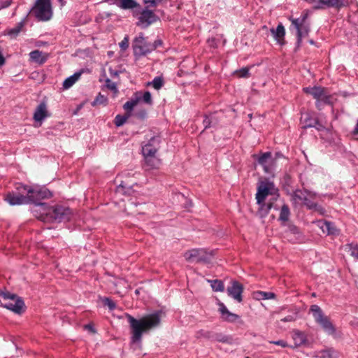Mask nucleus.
<instances>
[{"instance_id":"obj_5","label":"nucleus","mask_w":358,"mask_h":358,"mask_svg":"<svg viewBox=\"0 0 358 358\" xmlns=\"http://www.w3.org/2000/svg\"><path fill=\"white\" fill-rule=\"evenodd\" d=\"M268 196H271L270 199L272 201H276L279 197L278 189L273 182L268 180L260 181L255 195L257 203H262Z\"/></svg>"},{"instance_id":"obj_58","label":"nucleus","mask_w":358,"mask_h":358,"mask_svg":"<svg viewBox=\"0 0 358 358\" xmlns=\"http://www.w3.org/2000/svg\"><path fill=\"white\" fill-rule=\"evenodd\" d=\"M246 358H249V357H246Z\"/></svg>"},{"instance_id":"obj_4","label":"nucleus","mask_w":358,"mask_h":358,"mask_svg":"<svg viewBox=\"0 0 358 358\" xmlns=\"http://www.w3.org/2000/svg\"><path fill=\"white\" fill-rule=\"evenodd\" d=\"M303 91L313 96L316 100L317 108L321 110L324 105H332L334 103L333 96L329 94L327 88L320 86L308 87L303 88Z\"/></svg>"},{"instance_id":"obj_33","label":"nucleus","mask_w":358,"mask_h":358,"mask_svg":"<svg viewBox=\"0 0 358 358\" xmlns=\"http://www.w3.org/2000/svg\"><path fill=\"white\" fill-rule=\"evenodd\" d=\"M234 74L238 78H249L250 76V68L243 67L234 71Z\"/></svg>"},{"instance_id":"obj_39","label":"nucleus","mask_w":358,"mask_h":358,"mask_svg":"<svg viewBox=\"0 0 358 358\" xmlns=\"http://www.w3.org/2000/svg\"><path fill=\"white\" fill-rule=\"evenodd\" d=\"M256 294L262 299H272L275 296V294L273 292H258Z\"/></svg>"},{"instance_id":"obj_56","label":"nucleus","mask_w":358,"mask_h":358,"mask_svg":"<svg viewBox=\"0 0 358 358\" xmlns=\"http://www.w3.org/2000/svg\"><path fill=\"white\" fill-rule=\"evenodd\" d=\"M60 3L61 7H63L66 4V1L64 0H57Z\"/></svg>"},{"instance_id":"obj_37","label":"nucleus","mask_w":358,"mask_h":358,"mask_svg":"<svg viewBox=\"0 0 358 358\" xmlns=\"http://www.w3.org/2000/svg\"><path fill=\"white\" fill-rule=\"evenodd\" d=\"M156 90H159L164 85V80L161 77H155L150 83Z\"/></svg>"},{"instance_id":"obj_46","label":"nucleus","mask_w":358,"mask_h":358,"mask_svg":"<svg viewBox=\"0 0 358 358\" xmlns=\"http://www.w3.org/2000/svg\"><path fill=\"white\" fill-rule=\"evenodd\" d=\"M211 123H212L211 118L208 116H206L203 121L204 129H206L207 128H210L211 127Z\"/></svg>"},{"instance_id":"obj_25","label":"nucleus","mask_w":358,"mask_h":358,"mask_svg":"<svg viewBox=\"0 0 358 358\" xmlns=\"http://www.w3.org/2000/svg\"><path fill=\"white\" fill-rule=\"evenodd\" d=\"M292 338L294 341L295 345L298 346L304 344L306 341V336L305 334L299 330H294L292 331Z\"/></svg>"},{"instance_id":"obj_47","label":"nucleus","mask_w":358,"mask_h":358,"mask_svg":"<svg viewBox=\"0 0 358 358\" xmlns=\"http://www.w3.org/2000/svg\"><path fill=\"white\" fill-rule=\"evenodd\" d=\"M220 311L222 314V317H224L229 312L222 303H220Z\"/></svg>"},{"instance_id":"obj_11","label":"nucleus","mask_w":358,"mask_h":358,"mask_svg":"<svg viewBox=\"0 0 358 358\" xmlns=\"http://www.w3.org/2000/svg\"><path fill=\"white\" fill-rule=\"evenodd\" d=\"M48 214L52 220L60 222L69 220L71 215V211L67 207L57 206L50 209Z\"/></svg>"},{"instance_id":"obj_18","label":"nucleus","mask_w":358,"mask_h":358,"mask_svg":"<svg viewBox=\"0 0 358 358\" xmlns=\"http://www.w3.org/2000/svg\"><path fill=\"white\" fill-rule=\"evenodd\" d=\"M143 157L147 170L158 169L161 165V160L156 157V155H145Z\"/></svg>"},{"instance_id":"obj_10","label":"nucleus","mask_w":358,"mask_h":358,"mask_svg":"<svg viewBox=\"0 0 358 358\" xmlns=\"http://www.w3.org/2000/svg\"><path fill=\"white\" fill-rule=\"evenodd\" d=\"M134 53L136 56H145L153 51V46L151 43L148 42L143 33H140L133 41L132 45Z\"/></svg>"},{"instance_id":"obj_55","label":"nucleus","mask_w":358,"mask_h":358,"mask_svg":"<svg viewBox=\"0 0 358 358\" xmlns=\"http://www.w3.org/2000/svg\"><path fill=\"white\" fill-rule=\"evenodd\" d=\"M353 134L355 135H357L358 134V122L357 123L355 129H354V131H353Z\"/></svg>"},{"instance_id":"obj_43","label":"nucleus","mask_w":358,"mask_h":358,"mask_svg":"<svg viewBox=\"0 0 358 358\" xmlns=\"http://www.w3.org/2000/svg\"><path fill=\"white\" fill-rule=\"evenodd\" d=\"M122 50H126L129 47V36H126L119 44Z\"/></svg>"},{"instance_id":"obj_32","label":"nucleus","mask_w":358,"mask_h":358,"mask_svg":"<svg viewBox=\"0 0 358 358\" xmlns=\"http://www.w3.org/2000/svg\"><path fill=\"white\" fill-rule=\"evenodd\" d=\"M108 103V99L104 95L99 93L95 99L92 101V106H95L96 105L106 106Z\"/></svg>"},{"instance_id":"obj_20","label":"nucleus","mask_w":358,"mask_h":358,"mask_svg":"<svg viewBox=\"0 0 358 358\" xmlns=\"http://www.w3.org/2000/svg\"><path fill=\"white\" fill-rule=\"evenodd\" d=\"M274 201H275L269 199L268 203H266L265 201H264L262 203H257L259 205L258 212L261 217H266L271 208H274L275 210L278 209L276 206H274Z\"/></svg>"},{"instance_id":"obj_50","label":"nucleus","mask_w":358,"mask_h":358,"mask_svg":"<svg viewBox=\"0 0 358 358\" xmlns=\"http://www.w3.org/2000/svg\"><path fill=\"white\" fill-rule=\"evenodd\" d=\"M84 328H85V329H87V330L90 331V332H92L93 334L96 333V330H95L93 324H85L84 326Z\"/></svg>"},{"instance_id":"obj_57","label":"nucleus","mask_w":358,"mask_h":358,"mask_svg":"<svg viewBox=\"0 0 358 358\" xmlns=\"http://www.w3.org/2000/svg\"><path fill=\"white\" fill-rule=\"evenodd\" d=\"M309 43H310V44H311V45H314V44H315V42H314V41H313V40H309Z\"/></svg>"},{"instance_id":"obj_15","label":"nucleus","mask_w":358,"mask_h":358,"mask_svg":"<svg viewBox=\"0 0 358 358\" xmlns=\"http://www.w3.org/2000/svg\"><path fill=\"white\" fill-rule=\"evenodd\" d=\"M301 123L303 124V128L315 127L317 130H322L324 127L320 124L317 117L313 113H305L301 115Z\"/></svg>"},{"instance_id":"obj_26","label":"nucleus","mask_w":358,"mask_h":358,"mask_svg":"<svg viewBox=\"0 0 358 358\" xmlns=\"http://www.w3.org/2000/svg\"><path fill=\"white\" fill-rule=\"evenodd\" d=\"M82 72H76L73 75L67 78L63 83L64 89H69L80 78Z\"/></svg>"},{"instance_id":"obj_21","label":"nucleus","mask_w":358,"mask_h":358,"mask_svg":"<svg viewBox=\"0 0 358 358\" xmlns=\"http://www.w3.org/2000/svg\"><path fill=\"white\" fill-rule=\"evenodd\" d=\"M48 116L47 107L45 103H41L34 113V120L36 122H41Z\"/></svg>"},{"instance_id":"obj_19","label":"nucleus","mask_w":358,"mask_h":358,"mask_svg":"<svg viewBox=\"0 0 358 358\" xmlns=\"http://www.w3.org/2000/svg\"><path fill=\"white\" fill-rule=\"evenodd\" d=\"M29 57L31 62H34L38 64L41 65L47 61L48 58V54L43 53V52L38 50H36L31 51L29 53Z\"/></svg>"},{"instance_id":"obj_7","label":"nucleus","mask_w":358,"mask_h":358,"mask_svg":"<svg viewBox=\"0 0 358 358\" xmlns=\"http://www.w3.org/2000/svg\"><path fill=\"white\" fill-rule=\"evenodd\" d=\"M133 16L137 18L136 24L141 29H146L159 20V17L148 7L134 10Z\"/></svg>"},{"instance_id":"obj_16","label":"nucleus","mask_w":358,"mask_h":358,"mask_svg":"<svg viewBox=\"0 0 358 358\" xmlns=\"http://www.w3.org/2000/svg\"><path fill=\"white\" fill-rule=\"evenodd\" d=\"M187 262H206L207 254L203 249H192L186 251L183 255Z\"/></svg>"},{"instance_id":"obj_41","label":"nucleus","mask_w":358,"mask_h":358,"mask_svg":"<svg viewBox=\"0 0 358 358\" xmlns=\"http://www.w3.org/2000/svg\"><path fill=\"white\" fill-rule=\"evenodd\" d=\"M238 315H236L234 313L229 312L224 317L222 318L228 322H235L236 320L238 319Z\"/></svg>"},{"instance_id":"obj_34","label":"nucleus","mask_w":358,"mask_h":358,"mask_svg":"<svg viewBox=\"0 0 358 358\" xmlns=\"http://www.w3.org/2000/svg\"><path fill=\"white\" fill-rule=\"evenodd\" d=\"M129 117H130V114H127V113L124 115H116V117H115V120H114L115 124L117 127L122 126L126 122V121L127 120V119Z\"/></svg>"},{"instance_id":"obj_52","label":"nucleus","mask_w":358,"mask_h":358,"mask_svg":"<svg viewBox=\"0 0 358 358\" xmlns=\"http://www.w3.org/2000/svg\"><path fill=\"white\" fill-rule=\"evenodd\" d=\"M198 334V337L199 336H204V337H206V338H210V332L208 331H204L203 330L199 331L197 333Z\"/></svg>"},{"instance_id":"obj_30","label":"nucleus","mask_w":358,"mask_h":358,"mask_svg":"<svg viewBox=\"0 0 358 358\" xmlns=\"http://www.w3.org/2000/svg\"><path fill=\"white\" fill-rule=\"evenodd\" d=\"M210 286L215 292H223L224 290V285L220 280H208Z\"/></svg>"},{"instance_id":"obj_3","label":"nucleus","mask_w":358,"mask_h":358,"mask_svg":"<svg viewBox=\"0 0 358 358\" xmlns=\"http://www.w3.org/2000/svg\"><path fill=\"white\" fill-rule=\"evenodd\" d=\"M20 190L26 192L28 203L42 204L40 201L52 196V193L45 187L20 185Z\"/></svg>"},{"instance_id":"obj_38","label":"nucleus","mask_w":358,"mask_h":358,"mask_svg":"<svg viewBox=\"0 0 358 358\" xmlns=\"http://www.w3.org/2000/svg\"><path fill=\"white\" fill-rule=\"evenodd\" d=\"M117 192L119 193L122 194H130L131 192V189L129 187H126L123 184V182H122L117 187Z\"/></svg>"},{"instance_id":"obj_24","label":"nucleus","mask_w":358,"mask_h":358,"mask_svg":"<svg viewBox=\"0 0 358 358\" xmlns=\"http://www.w3.org/2000/svg\"><path fill=\"white\" fill-rule=\"evenodd\" d=\"M271 31L273 32L275 39L278 41V43L282 45L284 43L283 41L285 34L284 26L282 24H279L277 26L276 29L275 31L272 29Z\"/></svg>"},{"instance_id":"obj_44","label":"nucleus","mask_w":358,"mask_h":358,"mask_svg":"<svg viewBox=\"0 0 358 358\" xmlns=\"http://www.w3.org/2000/svg\"><path fill=\"white\" fill-rule=\"evenodd\" d=\"M214 339L218 342H221V343H228L229 342V337L226 336H223V335H221V334H216L215 336H214Z\"/></svg>"},{"instance_id":"obj_2","label":"nucleus","mask_w":358,"mask_h":358,"mask_svg":"<svg viewBox=\"0 0 358 358\" xmlns=\"http://www.w3.org/2000/svg\"><path fill=\"white\" fill-rule=\"evenodd\" d=\"M314 196L313 194L307 190L296 189L291 194V201L294 206L303 204L320 215L324 214L325 210L313 201Z\"/></svg>"},{"instance_id":"obj_9","label":"nucleus","mask_w":358,"mask_h":358,"mask_svg":"<svg viewBox=\"0 0 358 358\" xmlns=\"http://www.w3.org/2000/svg\"><path fill=\"white\" fill-rule=\"evenodd\" d=\"M32 13L39 21H48L52 16L50 0H37Z\"/></svg>"},{"instance_id":"obj_13","label":"nucleus","mask_w":358,"mask_h":358,"mask_svg":"<svg viewBox=\"0 0 358 358\" xmlns=\"http://www.w3.org/2000/svg\"><path fill=\"white\" fill-rule=\"evenodd\" d=\"M20 185L22 184L19 183L17 185L15 192H8L5 196V200L12 206L28 203L26 192L20 190Z\"/></svg>"},{"instance_id":"obj_6","label":"nucleus","mask_w":358,"mask_h":358,"mask_svg":"<svg viewBox=\"0 0 358 358\" xmlns=\"http://www.w3.org/2000/svg\"><path fill=\"white\" fill-rule=\"evenodd\" d=\"M308 17V13L307 10L303 11L299 17H289L292 25L296 30V45L298 48L300 47L303 38L307 36L310 32V24L307 21Z\"/></svg>"},{"instance_id":"obj_22","label":"nucleus","mask_w":358,"mask_h":358,"mask_svg":"<svg viewBox=\"0 0 358 358\" xmlns=\"http://www.w3.org/2000/svg\"><path fill=\"white\" fill-rule=\"evenodd\" d=\"M319 3L327 7L341 8L346 6L344 0H318Z\"/></svg>"},{"instance_id":"obj_45","label":"nucleus","mask_w":358,"mask_h":358,"mask_svg":"<svg viewBox=\"0 0 358 358\" xmlns=\"http://www.w3.org/2000/svg\"><path fill=\"white\" fill-rule=\"evenodd\" d=\"M1 297L4 299V300H13L15 299V294H11L9 292H1Z\"/></svg>"},{"instance_id":"obj_23","label":"nucleus","mask_w":358,"mask_h":358,"mask_svg":"<svg viewBox=\"0 0 358 358\" xmlns=\"http://www.w3.org/2000/svg\"><path fill=\"white\" fill-rule=\"evenodd\" d=\"M118 6L122 9L141 8V6L136 0H120Z\"/></svg>"},{"instance_id":"obj_29","label":"nucleus","mask_w":358,"mask_h":358,"mask_svg":"<svg viewBox=\"0 0 358 358\" xmlns=\"http://www.w3.org/2000/svg\"><path fill=\"white\" fill-rule=\"evenodd\" d=\"M345 251L350 253L355 259L358 260V244L348 243L344 246Z\"/></svg>"},{"instance_id":"obj_48","label":"nucleus","mask_w":358,"mask_h":358,"mask_svg":"<svg viewBox=\"0 0 358 358\" xmlns=\"http://www.w3.org/2000/svg\"><path fill=\"white\" fill-rule=\"evenodd\" d=\"M270 343H273V344H275V345H280V346H281L282 348H286V347L288 346L287 342H285L283 340H279V341H271Z\"/></svg>"},{"instance_id":"obj_42","label":"nucleus","mask_w":358,"mask_h":358,"mask_svg":"<svg viewBox=\"0 0 358 358\" xmlns=\"http://www.w3.org/2000/svg\"><path fill=\"white\" fill-rule=\"evenodd\" d=\"M142 100L143 102H145L148 104H152V96H151L150 92L148 91L145 92L142 96Z\"/></svg>"},{"instance_id":"obj_53","label":"nucleus","mask_w":358,"mask_h":358,"mask_svg":"<svg viewBox=\"0 0 358 358\" xmlns=\"http://www.w3.org/2000/svg\"><path fill=\"white\" fill-rule=\"evenodd\" d=\"M5 64V58L3 56L1 52L0 51V66H3Z\"/></svg>"},{"instance_id":"obj_40","label":"nucleus","mask_w":358,"mask_h":358,"mask_svg":"<svg viewBox=\"0 0 358 358\" xmlns=\"http://www.w3.org/2000/svg\"><path fill=\"white\" fill-rule=\"evenodd\" d=\"M102 301H103L104 306H108L110 310H113L116 308V305H115V302H113L110 299H109L108 297H104L102 299Z\"/></svg>"},{"instance_id":"obj_54","label":"nucleus","mask_w":358,"mask_h":358,"mask_svg":"<svg viewBox=\"0 0 358 358\" xmlns=\"http://www.w3.org/2000/svg\"><path fill=\"white\" fill-rule=\"evenodd\" d=\"M110 73L112 76H118V72L116 71H113V70L110 69Z\"/></svg>"},{"instance_id":"obj_27","label":"nucleus","mask_w":358,"mask_h":358,"mask_svg":"<svg viewBox=\"0 0 358 358\" xmlns=\"http://www.w3.org/2000/svg\"><path fill=\"white\" fill-rule=\"evenodd\" d=\"M24 26V21L22 20L21 22H18L15 27L8 29L7 34L11 38H15L22 31Z\"/></svg>"},{"instance_id":"obj_31","label":"nucleus","mask_w":358,"mask_h":358,"mask_svg":"<svg viewBox=\"0 0 358 358\" xmlns=\"http://www.w3.org/2000/svg\"><path fill=\"white\" fill-rule=\"evenodd\" d=\"M140 98H136L135 99H131L130 101H127L124 106V109L127 111V114H130L133 110L134 108L137 105L139 101Z\"/></svg>"},{"instance_id":"obj_12","label":"nucleus","mask_w":358,"mask_h":358,"mask_svg":"<svg viewBox=\"0 0 358 358\" xmlns=\"http://www.w3.org/2000/svg\"><path fill=\"white\" fill-rule=\"evenodd\" d=\"M161 144V138L157 136H152L148 141L141 143L143 156L156 155Z\"/></svg>"},{"instance_id":"obj_8","label":"nucleus","mask_w":358,"mask_h":358,"mask_svg":"<svg viewBox=\"0 0 358 358\" xmlns=\"http://www.w3.org/2000/svg\"><path fill=\"white\" fill-rule=\"evenodd\" d=\"M310 312L312 313L315 322L322 327L324 331L329 334H334L336 332L334 326L329 317L324 315L319 306L312 305L310 308Z\"/></svg>"},{"instance_id":"obj_51","label":"nucleus","mask_w":358,"mask_h":358,"mask_svg":"<svg viewBox=\"0 0 358 358\" xmlns=\"http://www.w3.org/2000/svg\"><path fill=\"white\" fill-rule=\"evenodd\" d=\"M295 318L292 315H288L285 317L284 318L281 319L282 322H293L294 321Z\"/></svg>"},{"instance_id":"obj_49","label":"nucleus","mask_w":358,"mask_h":358,"mask_svg":"<svg viewBox=\"0 0 358 358\" xmlns=\"http://www.w3.org/2000/svg\"><path fill=\"white\" fill-rule=\"evenodd\" d=\"M162 41L161 39H157L153 43H151V46H153V50L162 45Z\"/></svg>"},{"instance_id":"obj_14","label":"nucleus","mask_w":358,"mask_h":358,"mask_svg":"<svg viewBox=\"0 0 358 358\" xmlns=\"http://www.w3.org/2000/svg\"><path fill=\"white\" fill-rule=\"evenodd\" d=\"M254 157L257 160L258 164L263 167L265 173H273L274 170L275 160V159L273 158L271 152H264L261 154V155H259V157L254 155Z\"/></svg>"},{"instance_id":"obj_28","label":"nucleus","mask_w":358,"mask_h":358,"mask_svg":"<svg viewBox=\"0 0 358 358\" xmlns=\"http://www.w3.org/2000/svg\"><path fill=\"white\" fill-rule=\"evenodd\" d=\"M290 215V210L287 204H283L280 211L278 220L282 222H287Z\"/></svg>"},{"instance_id":"obj_36","label":"nucleus","mask_w":358,"mask_h":358,"mask_svg":"<svg viewBox=\"0 0 358 358\" xmlns=\"http://www.w3.org/2000/svg\"><path fill=\"white\" fill-rule=\"evenodd\" d=\"M323 231H327L329 234H334L335 229L333 227L332 224L329 222H324L321 226Z\"/></svg>"},{"instance_id":"obj_1","label":"nucleus","mask_w":358,"mask_h":358,"mask_svg":"<svg viewBox=\"0 0 358 358\" xmlns=\"http://www.w3.org/2000/svg\"><path fill=\"white\" fill-rule=\"evenodd\" d=\"M128 322L131 329V341L133 343L140 342L143 333H146L159 326L161 323V312H155L138 320L128 315Z\"/></svg>"},{"instance_id":"obj_17","label":"nucleus","mask_w":358,"mask_h":358,"mask_svg":"<svg viewBox=\"0 0 358 358\" xmlns=\"http://www.w3.org/2000/svg\"><path fill=\"white\" fill-rule=\"evenodd\" d=\"M243 292V286L238 281L233 280L231 285L227 288V292L229 296L233 298L238 302L243 301L242 293Z\"/></svg>"},{"instance_id":"obj_35","label":"nucleus","mask_w":358,"mask_h":358,"mask_svg":"<svg viewBox=\"0 0 358 358\" xmlns=\"http://www.w3.org/2000/svg\"><path fill=\"white\" fill-rule=\"evenodd\" d=\"M106 87L113 92L114 97H115L117 95L119 91L117 87V85L115 83L112 82L110 79L107 78L106 80Z\"/></svg>"}]
</instances>
